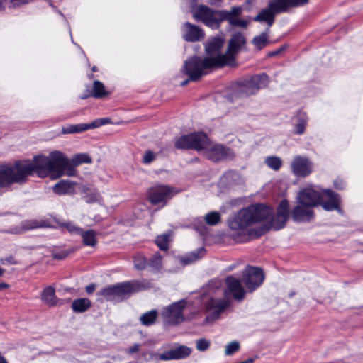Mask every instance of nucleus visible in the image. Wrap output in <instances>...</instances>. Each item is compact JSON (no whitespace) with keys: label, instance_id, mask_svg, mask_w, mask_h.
<instances>
[{"label":"nucleus","instance_id":"obj_1","mask_svg":"<svg viewBox=\"0 0 363 363\" xmlns=\"http://www.w3.org/2000/svg\"><path fill=\"white\" fill-rule=\"evenodd\" d=\"M272 214V209L262 203H255L240 210L228 219L229 228L238 232V235H245L247 228L262 222Z\"/></svg>","mask_w":363,"mask_h":363},{"label":"nucleus","instance_id":"obj_2","mask_svg":"<svg viewBox=\"0 0 363 363\" xmlns=\"http://www.w3.org/2000/svg\"><path fill=\"white\" fill-rule=\"evenodd\" d=\"M64 154L60 151L51 152L49 156L38 155L33 159V163L23 161V164L30 168L27 177L34 172L40 177L50 174L52 178L57 179L63 176L62 166L65 164Z\"/></svg>","mask_w":363,"mask_h":363},{"label":"nucleus","instance_id":"obj_3","mask_svg":"<svg viewBox=\"0 0 363 363\" xmlns=\"http://www.w3.org/2000/svg\"><path fill=\"white\" fill-rule=\"evenodd\" d=\"M320 196L318 191L312 188H306L299 191L296 206L291 211V216L294 222L309 223L314 219L313 208L318 206Z\"/></svg>","mask_w":363,"mask_h":363},{"label":"nucleus","instance_id":"obj_4","mask_svg":"<svg viewBox=\"0 0 363 363\" xmlns=\"http://www.w3.org/2000/svg\"><path fill=\"white\" fill-rule=\"evenodd\" d=\"M221 281L218 279L211 280L201 290V295L210 296L206 303V316L204 323H213L218 320L220 315L230 306V301L228 299L215 298L212 296L216 295L218 291H221Z\"/></svg>","mask_w":363,"mask_h":363},{"label":"nucleus","instance_id":"obj_5","mask_svg":"<svg viewBox=\"0 0 363 363\" xmlns=\"http://www.w3.org/2000/svg\"><path fill=\"white\" fill-rule=\"evenodd\" d=\"M223 63L222 57L202 58L194 56L184 61L182 72L190 80L195 82L206 74L208 69L222 67Z\"/></svg>","mask_w":363,"mask_h":363},{"label":"nucleus","instance_id":"obj_6","mask_svg":"<svg viewBox=\"0 0 363 363\" xmlns=\"http://www.w3.org/2000/svg\"><path fill=\"white\" fill-rule=\"evenodd\" d=\"M29 170L30 168L21 160L0 166V187L9 188L14 184L24 183Z\"/></svg>","mask_w":363,"mask_h":363},{"label":"nucleus","instance_id":"obj_7","mask_svg":"<svg viewBox=\"0 0 363 363\" xmlns=\"http://www.w3.org/2000/svg\"><path fill=\"white\" fill-rule=\"evenodd\" d=\"M143 289V285L139 281L132 280L105 287L98 292V295L103 296L106 301H119Z\"/></svg>","mask_w":363,"mask_h":363},{"label":"nucleus","instance_id":"obj_8","mask_svg":"<svg viewBox=\"0 0 363 363\" xmlns=\"http://www.w3.org/2000/svg\"><path fill=\"white\" fill-rule=\"evenodd\" d=\"M289 216V203L287 199H284L278 205L277 213L272 216L271 222L269 223H264L262 226L250 230L249 234L259 238L272 228L275 230L282 229L285 227Z\"/></svg>","mask_w":363,"mask_h":363},{"label":"nucleus","instance_id":"obj_9","mask_svg":"<svg viewBox=\"0 0 363 363\" xmlns=\"http://www.w3.org/2000/svg\"><path fill=\"white\" fill-rule=\"evenodd\" d=\"M297 0H271L266 9H262L260 12L254 17L256 22H265L269 27H271L275 20L277 14L286 13L289 9L295 8L298 5Z\"/></svg>","mask_w":363,"mask_h":363},{"label":"nucleus","instance_id":"obj_10","mask_svg":"<svg viewBox=\"0 0 363 363\" xmlns=\"http://www.w3.org/2000/svg\"><path fill=\"white\" fill-rule=\"evenodd\" d=\"M269 82V77L266 74H255L238 84L236 91L240 97L249 96L267 86Z\"/></svg>","mask_w":363,"mask_h":363},{"label":"nucleus","instance_id":"obj_11","mask_svg":"<svg viewBox=\"0 0 363 363\" xmlns=\"http://www.w3.org/2000/svg\"><path fill=\"white\" fill-rule=\"evenodd\" d=\"M208 137L203 132H195L184 135L175 142V147L181 150H196L208 147Z\"/></svg>","mask_w":363,"mask_h":363},{"label":"nucleus","instance_id":"obj_12","mask_svg":"<svg viewBox=\"0 0 363 363\" xmlns=\"http://www.w3.org/2000/svg\"><path fill=\"white\" fill-rule=\"evenodd\" d=\"M194 18L208 27L217 29L223 22L221 10H213L205 5H200L194 13Z\"/></svg>","mask_w":363,"mask_h":363},{"label":"nucleus","instance_id":"obj_13","mask_svg":"<svg viewBox=\"0 0 363 363\" xmlns=\"http://www.w3.org/2000/svg\"><path fill=\"white\" fill-rule=\"evenodd\" d=\"M264 280L262 269L257 267H247L243 272L242 281L249 292L258 289Z\"/></svg>","mask_w":363,"mask_h":363},{"label":"nucleus","instance_id":"obj_14","mask_svg":"<svg viewBox=\"0 0 363 363\" xmlns=\"http://www.w3.org/2000/svg\"><path fill=\"white\" fill-rule=\"evenodd\" d=\"M318 195L320 196L318 205H321L324 210L327 211H337L339 213H342V210L340 207L341 199L339 194L331 189H325L323 192L318 191Z\"/></svg>","mask_w":363,"mask_h":363},{"label":"nucleus","instance_id":"obj_15","mask_svg":"<svg viewBox=\"0 0 363 363\" xmlns=\"http://www.w3.org/2000/svg\"><path fill=\"white\" fill-rule=\"evenodd\" d=\"M246 43L245 36L240 33L233 34L229 40L228 46L226 52L222 57L224 61L223 66L230 65L234 60L235 55L238 53L240 48Z\"/></svg>","mask_w":363,"mask_h":363},{"label":"nucleus","instance_id":"obj_16","mask_svg":"<svg viewBox=\"0 0 363 363\" xmlns=\"http://www.w3.org/2000/svg\"><path fill=\"white\" fill-rule=\"evenodd\" d=\"M208 159L213 162H218L226 159H232L234 157L232 150L223 145H211L208 140V147L203 148Z\"/></svg>","mask_w":363,"mask_h":363},{"label":"nucleus","instance_id":"obj_17","mask_svg":"<svg viewBox=\"0 0 363 363\" xmlns=\"http://www.w3.org/2000/svg\"><path fill=\"white\" fill-rule=\"evenodd\" d=\"M65 164L62 166L63 174L68 177L76 175L75 167L82 164H90L92 162L91 157L85 153L75 155L71 160L64 155Z\"/></svg>","mask_w":363,"mask_h":363},{"label":"nucleus","instance_id":"obj_18","mask_svg":"<svg viewBox=\"0 0 363 363\" xmlns=\"http://www.w3.org/2000/svg\"><path fill=\"white\" fill-rule=\"evenodd\" d=\"M226 289L224 294L231 295L238 301H241L245 296V291L242 286L241 281L233 276H228L225 278Z\"/></svg>","mask_w":363,"mask_h":363},{"label":"nucleus","instance_id":"obj_19","mask_svg":"<svg viewBox=\"0 0 363 363\" xmlns=\"http://www.w3.org/2000/svg\"><path fill=\"white\" fill-rule=\"evenodd\" d=\"M185 305L186 303L184 301H180L172 303L165 309L167 321L169 323L172 325H177L184 320V315L182 312Z\"/></svg>","mask_w":363,"mask_h":363},{"label":"nucleus","instance_id":"obj_20","mask_svg":"<svg viewBox=\"0 0 363 363\" xmlns=\"http://www.w3.org/2000/svg\"><path fill=\"white\" fill-rule=\"evenodd\" d=\"M183 38L188 42H196L204 38L203 30L189 22L184 23L181 28Z\"/></svg>","mask_w":363,"mask_h":363},{"label":"nucleus","instance_id":"obj_21","mask_svg":"<svg viewBox=\"0 0 363 363\" xmlns=\"http://www.w3.org/2000/svg\"><path fill=\"white\" fill-rule=\"evenodd\" d=\"M291 167L295 175L306 177L311 173L313 164L307 158L296 156L294 158Z\"/></svg>","mask_w":363,"mask_h":363},{"label":"nucleus","instance_id":"obj_22","mask_svg":"<svg viewBox=\"0 0 363 363\" xmlns=\"http://www.w3.org/2000/svg\"><path fill=\"white\" fill-rule=\"evenodd\" d=\"M223 44L224 40L220 37L208 39L205 45V50L208 55V57H216L219 55H223L224 54H220V49Z\"/></svg>","mask_w":363,"mask_h":363},{"label":"nucleus","instance_id":"obj_23","mask_svg":"<svg viewBox=\"0 0 363 363\" xmlns=\"http://www.w3.org/2000/svg\"><path fill=\"white\" fill-rule=\"evenodd\" d=\"M159 265V256L157 253L155 255L152 259L148 262L146 258L142 255H137L134 257V266L138 270H143L147 267L152 269H157Z\"/></svg>","mask_w":363,"mask_h":363},{"label":"nucleus","instance_id":"obj_24","mask_svg":"<svg viewBox=\"0 0 363 363\" xmlns=\"http://www.w3.org/2000/svg\"><path fill=\"white\" fill-rule=\"evenodd\" d=\"M179 192V190L167 185H160V208Z\"/></svg>","mask_w":363,"mask_h":363},{"label":"nucleus","instance_id":"obj_25","mask_svg":"<svg viewBox=\"0 0 363 363\" xmlns=\"http://www.w3.org/2000/svg\"><path fill=\"white\" fill-rule=\"evenodd\" d=\"M41 299L44 304L50 307L56 306L58 300L55 296V288L51 286L45 288L42 292Z\"/></svg>","mask_w":363,"mask_h":363},{"label":"nucleus","instance_id":"obj_26","mask_svg":"<svg viewBox=\"0 0 363 363\" xmlns=\"http://www.w3.org/2000/svg\"><path fill=\"white\" fill-rule=\"evenodd\" d=\"M205 252V249L203 247H200L182 257L180 262L183 265L191 264L203 257Z\"/></svg>","mask_w":363,"mask_h":363},{"label":"nucleus","instance_id":"obj_27","mask_svg":"<svg viewBox=\"0 0 363 363\" xmlns=\"http://www.w3.org/2000/svg\"><path fill=\"white\" fill-rule=\"evenodd\" d=\"M74 184L75 183L70 180L62 179L54 185L52 189L57 194H65L73 189Z\"/></svg>","mask_w":363,"mask_h":363},{"label":"nucleus","instance_id":"obj_28","mask_svg":"<svg viewBox=\"0 0 363 363\" xmlns=\"http://www.w3.org/2000/svg\"><path fill=\"white\" fill-rule=\"evenodd\" d=\"M82 238V242L86 246L94 247L96 245V233L94 230H84L79 234Z\"/></svg>","mask_w":363,"mask_h":363},{"label":"nucleus","instance_id":"obj_29","mask_svg":"<svg viewBox=\"0 0 363 363\" xmlns=\"http://www.w3.org/2000/svg\"><path fill=\"white\" fill-rule=\"evenodd\" d=\"M90 306L91 301L86 298L75 299L72 303V309L75 313H83L89 309Z\"/></svg>","mask_w":363,"mask_h":363},{"label":"nucleus","instance_id":"obj_30","mask_svg":"<svg viewBox=\"0 0 363 363\" xmlns=\"http://www.w3.org/2000/svg\"><path fill=\"white\" fill-rule=\"evenodd\" d=\"M108 95V92L106 90L105 86L102 82L95 80L93 82V89L90 94L96 99H101Z\"/></svg>","mask_w":363,"mask_h":363},{"label":"nucleus","instance_id":"obj_31","mask_svg":"<svg viewBox=\"0 0 363 363\" xmlns=\"http://www.w3.org/2000/svg\"><path fill=\"white\" fill-rule=\"evenodd\" d=\"M157 316V310L150 311L140 317V323L144 326H150L156 322Z\"/></svg>","mask_w":363,"mask_h":363},{"label":"nucleus","instance_id":"obj_32","mask_svg":"<svg viewBox=\"0 0 363 363\" xmlns=\"http://www.w3.org/2000/svg\"><path fill=\"white\" fill-rule=\"evenodd\" d=\"M90 130L89 123L71 124L62 128V133L65 134H72L82 133Z\"/></svg>","mask_w":363,"mask_h":363},{"label":"nucleus","instance_id":"obj_33","mask_svg":"<svg viewBox=\"0 0 363 363\" xmlns=\"http://www.w3.org/2000/svg\"><path fill=\"white\" fill-rule=\"evenodd\" d=\"M242 11V8L241 6H233L229 11L221 10L223 21H227L230 22L231 21L235 19L237 16H240Z\"/></svg>","mask_w":363,"mask_h":363},{"label":"nucleus","instance_id":"obj_34","mask_svg":"<svg viewBox=\"0 0 363 363\" xmlns=\"http://www.w3.org/2000/svg\"><path fill=\"white\" fill-rule=\"evenodd\" d=\"M268 30L269 29H267L266 32L262 33L260 35L253 38L252 41V44L258 50H262L269 44V41L268 40Z\"/></svg>","mask_w":363,"mask_h":363},{"label":"nucleus","instance_id":"obj_35","mask_svg":"<svg viewBox=\"0 0 363 363\" xmlns=\"http://www.w3.org/2000/svg\"><path fill=\"white\" fill-rule=\"evenodd\" d=\"M74 252L73 249H64L60 247H54L51 250V256L53 259L62 260Z\"/></svg>","mask_w":363,"mask_h":363},{"label":"nucleus","instance_id":"obj_36","mask_svg":"<svg viewBox=\"0 0 363 363\" xmlns=\"http://www.w3.org/2000/svg\"><path fill=\"white\" fill-rule=\"evenodd\" d=\"M307 124V117L305 113H299L298 116V123L295 125V133L302 135L305 132Z\"/></svg>","mask_w":363,"mask_h":363},{"label":"nucleus","instance_id":"obj_37","mask_svg":"<svg viewBox=\"0 0 363 363\" xmlns=\"http://www.w3.org/2000/svg\"><path fill=\"white\" fill-rule=\"evenodd\" d=\"M264 162L270 169L274 171L279 170L282 165V161L281 158L277 156L267 157L265 159Z\"/></svg>","mask_w":363,"mask_h":363},{"label":"nucleus","instance_id":"obj_38","mask_svg":"<svg viewBox=\"0 0 363 363\" xmlns=\"http://www.w3.org/2000/svg\"><path fill=\"white\" fill-rule=\"evenodd\" d=\"M204 220L208 225H216L220 221V214L218 211H211L206 214Z\"/></svg>","mask_w":363,"mask_h":363},{"label":"nucleus","instance_id":"obj_39","mask_svg":"<svg viewBox=\"0 0 363 363\" xmlns=\"http://www.w3.org/2000/svg\"><path fill=\"white\" fill-rule=\"evenodd\" d=\"M173 231L168 230L160 235V250L167 251L169 248V242L172 240Z\"/></svg>","mask_w":363,"mask_h":363},{"label":"nucleus","instance_id":"obj_40","mask_svg":"<svg viewBox=\"0 0 363 363\" xmlns=\"http://www.w3.org/2000/svg\"><path fill=\"white\" fill-rule=\"evenodd\" d=\"M147 199L152 205H156L159 203V186L151 187L147 190Z\"/></svg>","mask_w":363,"mask_h":363},{"label":"nucleus","instance_id":"obj_41","mask_svg":"<svg viewBox=\"0 0 363 363\" xmlns=\"http://www.w3.org/2000/svg\"><path fill=\"white\" fill-rule=\"evenodd\" d=\"M86 194L84 196V199L87 203H94L101 200V196L99 191L96 189H87Z\"/></svg>","mask_w":363,"mask_h":363},{"label":"nucleus","instance_id":"obj_42","mask_svg":"<svg viewBox=\"0 0 363 363\" xmlns=\"http://www.w3.org/2000/svg\"><path fill=\"white\" fill-rule=\"evenodd\" d=\"M174 348L176 350V354L178 359H185L188 357L192 352L190 347L185 345H179Z\"/></svg>","mask_w":363,"mask_h":363},{"label":"nucleus","instance_id":"obj_43","mask_svg":"<svg viewBox=\"0 0 363 363\" xmlns=\"http://www.w3.org/2000/svg\"><path fill=\"white\" fill-rule=\"evenodd\" d=\"M240 349V344L238 341H233L225 346V354L226 356L233 355Z\"/></svg>","mask_w":363,"mask_h":363},{"label":"nucleus","instance_id":"obj_44","mask_svg":"<svg viewBox=\"0 0 363 363\" xmlns=\"http://www.w3.org/2000/svg\"><path fill=\"white\" fill-rule=\"evenodd\" d=\"M196 349L200 352H205L208 350L211 345L210 340L206 338H200L196 340Z\"/></svg>","mask_w":363,"mask_h":363},{"label":"nucleus","instance_id":"obj_45","mask_svg":"<svg viewBox=\"0 0 363 363\" xmlns=\"http://www.w3.org/2000/svg\"><path fill=\"white\" fill-rule=\"evenodd\" d=\"M160 359L162 360H172V359H178L175 348H172L168 351H166L162 354H160Z\"/></svg>","mask_w":363,"mask_h":363},{"label":"nucleus","instance_id":"obj_46","mask_svg":"<svg viewBox=\"0 0 363 363\" xmlns=\"http://www.w3.org/2000/svg\"><path fill=\"white\" fill-rule=\"evenodd\" d=\"M156 156H157L156 153L153 152L151 150H147V151H145V152L143 157L142 162L145 164H150L154 160H156Z\"/></svg>","mask_w":363,"mask_h":363},{"label":"nucleus","instance_id":"obj_47","mask_svg":"<svg viewBox=\"0 0 363 363\" xmlns=\"http://www.w3.org/2000/svg\"><path fill=\"white\" fill-rule=\"evenodd\" d=\"M111 123L109 118H103L95 120L94 121L89 123L90 129L99 128L101 125L108 124Z\"/></svg>","mask_w":363,"mask_h":363},{"label":"nucleus","instance_id":"obj_48","mask_svg":"<svg viewBox=\"0 0 363 363\" xmlns=\"http://www.w3.org/2000/svg\"><path fill=\"white\" fill-rule=\"evenodd\" d=\"M62 226H64L65 228H66L67 229V230L70 233H72V234H77V235H79L80 233L82 232V228L75 225L74 223H63L62 225Z\"/></svg>","mask_w":363,"mask_h":363},{"label":"nucleus","instance_id":"obj_49","mask_svg":"<svg viewBox=\"0 0 363 363\" xmlns=\"http://www.w3.org/2000/svg\"><path fill=\"white\" fill-rule=\"evenodd\" d=\"M229 23L233 26H238V27H241L242 28H246L248 25L247 21L244 20V19H239V18H235V19L231 21L230 22H229Z\"/></svg>","mask_w":363,"mask_h":363},{"label":"nucleus","instance_id":"obj_50","mask_svg":"<svg viewBox=\"0 0 363 363\" xmlns=\"http://www.w3.org/2000/svg\"><path fill=\"white\" fill-rule=\"evenodd\" d=\"M334 186L339 190H342L345 186V183L343 180L337 179L334 182Z\"/></svg>","mask_w":363,"mask_h":363},{"label":"nucleus","instance_id":"obj_51","mask_svg":"<svg viewBox=\"0 0 363 363\" xmlns=\"http://www.w3.org/2000/svg\"><path fill=\"white\" fill-rule=\"evenodd\" d=\"M1 262L2 264H16L18 262L15 260L13 256H9L8 257H6L5 259H1Z\"/></svg>","mask_w":363,"mask_h":363},{"label":"nucleus","instance_id":"obj_52","mask_svg":"<svg viewBox=\"0 0 363 363\" xmlns=\"http://www.w3.org/2000/svg\"><path fill=\"white\" fill-rule=\"evenodd\" d=\"M140 345L138 343L134 344L133 346L128 348L127 352L129 354H133L137 352L140 350Z\"/></svg>","mask_w":363,"mask_h":363},{"label":"nucleus","instance_id":"obj_53","mask_svg":"<svg viewBox=\"0 0 363 363\" xmlns=\"http://www.w3.org/2000/svg\"><path fill=\"white\" fill-rule=\"evenodd\" d=\"M284 50V47H281L280 48L277 49V50L269 52L268 56L269 57L277 56V55H279Z\"/></svg>","mask_w":363,"mask_h":363},{"label":"nucleus","instance_id":"obj_54","mask_svg":"<svg viewBox=\"0 0 363 363\" xmlns=\"http://www.w3.org/2000/svg\"><path fill=\"white\" fill-rule=\"evenodd\" d=\"M95 289H96L95 284H91L86 287V291L89 294H92L95 291Z\"/></svg>","mask_w":363,"mask_h":363},{"label":"nucleus","instance_id":"obj_55","mask_svg":"<svg viewBox=\"0 0 363 363\" xmlns=\"http://www.w3.org/2000/svg\"><path fill=\"white\" fill-rule=\"evenodd\" d=\"M296 1L298 2V5L295 6V8L305 5L308 3V0H297Z\"/></svg>","mask_w":363,"mask_h":363},{"label":"nucleus","instance_id":"obj_56","mask_svg":"<svg viewBox=\"0 0 363 363\" xmlns=\"http://www.w3.org/2000/svg\"><path fill=\"white\" fill-rule=\"evenodd\" d=\"M9 285L6 283H0V291L8 289Z\"/></svg>","mask_w":363,"mask_h":363},{"label":"nucleus","instance_id":"obj_57","mask_svg":"<svg viewBox=\"0 0 363 363\" xmlns=\"http://www.w3.org/2000/svg\"><path fill=\"white\" fill-rule=\"evenodd\" d=\"M0 363H9L6 358L0 352Z\"/></svg>","mask_w":363,"mask_h":363},{"label":"nucleus","instance_id":"obj_58","mask_svg":"<svg viewBox=\"0 0 363 363\" xmlns=\"http://www.w3.org/2000/svg\"><path fill=\"white\" fill-rule=\"evenodd\" d=\"M189 81H191L189 79H186V80H184V81H183V82L181 83V85H182V86H186V85L189 83Z\"/></svg>","mask_w":363,"mask_h":363},{"label":"nucleus","instance_id":"obj_59","mask_svg":"<svg viewBox=\"0 0 363 363\" xmlns=\"http://www.w3.org/2000/svg\"><path fill=\"white\" fill-rule=\"evenodd\" d=\"M38 225L36 224V222H33L32 225L29 227V228L33 229L37 228Z\"/></svg>","mask_w":363,"mask_h":363},{"label":"nucleus","instance_id":"obj_60","mask_svg":"<svg viewBox=\"0 0 363 363\" xmlns=\"http://www.w3.org/2000/svg\"><path fill=\"white\" fill-rule=\"evenodd\" d=\"M5 270L0 267V277H1L4 274Z\"/></svg>","mask_w":363,"mask_h":363},{"label":"nucleus","instance_id":"obj_61","mask_svg":"<svg viewBox=\"0 0 363 363\" xmlns=\"http://www.w3.org/2000/svg\"><path fill=\"white\" fill-rule=\"evenodd\" d=\"M155 244L159 247V237H157L155 240Z\"/></svg>","mask_w":363,"mask_h":363},{"label":"nucleus","instance_id":"obj_62","mask_svg":"<svg viewBox=\"0 0 363 363\" xmlns=\"http://www.w3.org/2000/svg\"><path fill=\"white\" fill-rule=\"evenodd\" d=\"M92 71H93V72H96V71H97V68H96V67H95V66H94V67H92Z\"/></svg>","mask_w":363,"mask_h":363},{"label":"nucleus","instance_id":"obj_63","mask_svg":"<svg viewBox=\"0 0 363 363\" xmlns=\"http://www.w3.org/2000/svg\"><path fill=\"white\" fill-rule=\"evenodd\" d=\"M86 96H82V99H86Z\"/></svg>","mask_w":363,"mask_h":363}]
</instances>
